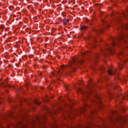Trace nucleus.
I'll return each mask as SVG.
<instances>
[{
    "instance_id": "nucleus-7",
    "label": "nucleus",
    "mask_w": 128,
    "mask_h": 128,
    "mask_svg": "<svg viewBox=\"0 0 128 128\" xmlns=\"http://www.w3.org/2000/svg\"><path fill=\"white\" fill-rule=\"evenodd\" d=\"M119 66L120 70H122V66H124V64H122V63L120 64Z\"/></svg>"
},
{
    "instance_id": "nucleus-10",
    "label": "nucleus",
    "mask_w": 128,
    "mask_h": 128,
    "mask_svg": "<svg viewBox=\"0 0 128 128\" xmlns=\"http://www.w3.org/2000/svg\"><path fill=\"white\" fill-rule=\"evenodd\" d=\"M116 43H114V42L112 44V46H116Z\"/></svg>"
},
{
    "instance_id": "nucleus-13",
    "label": "nucleus",
    "mask_w": 128,
    "mask_h": 128,
    "mask_svg": "<svg viewBox=\"0 0 128 128\" xmlns=\"http://www.w3.org/2000/svg\"><path fill=\"white\" fill-rule=\"evenodd\" d=\"M84 110V108H82V110H81V112H82V111Z\"/></svg>"
},
{
    "instance_id": "nucleus-1",
    "label": "nucleus",
    "mask_w": 128,
    "mask_h": 128,
    "mask_svg": "<svg viewBox=\"0 0 128 128\" xmlns=\"http://www.w3.org/2000/svg\"><path fill=\"white\" fill-rule=\"evenodd\" d=\"M76 62V59H73L72 60H70L69 65L61 66L60 70L58 71V72H62V71H60L61 70H64L66 68H72V66H74V64Z\"/></svg>"
},
{
    "instance_id": "nucleus-14",
    "label": "nucleus",
    "mask_w": 128,
    "mask_h": 128,
    "mask_svg": "<svg viewBox=\"0 0 128 128\" xmlns=\"http://www.w3.org/2000/svg\"><path fill=\"white\" fill-rule=\"evenodd\" d=\"M52 74H53V76H54V72H52Z\"/></svg>"
},
{
    "instance_id": "nucleus-8",
    "label": "nucleus",
    "mask_w": 128,
    "mask_h": 128,
    "mask_svg": "<svg viewBox=\"0 0 128 128\" xmlns=\"http://www.w3.org/2000/svg\"><path fill=\"white\" fill-rule=\"evenodd\" d=\"M35 104H40V102H38V101L37 100H36L35 102H34Z\"/></svg>"
},
{
    "instance_id": "nucleus-11",
    "label": "nucleus",
    "mask_w": 128,
    "mask_h": 128,
    "mask_svg": "<svg viewBox=\"0 0 128 128\" xmlns=\"http://www.w3.org/2000/svg\"><path fill=\"white\" fill-rule=\"evenodd\" d=\"M120 56H124V52H120V54H119Z\"/></svg>"
},
{
    "instance_id": "nucleus-22",
    "label": "nucleus",
    "mask_w": 128,
    "mask_h": 128,
    "mask_svg": "<svg viewBox=\"0 0 128 128\" xmlns=\"http://www.w3.org/2000/svg\"><path fill=\"white\" fill-rule=\"evenodd\" d=\"M97 98H98V96H97Z\"/></svg>"
},
{
    "instance_id": "nucleus-12",
    "label": "nucleus",
    "mask_w": 128,
    "mask_h": 128,
    "mask_svg": "<svg viewBox=\"0 0 128 128\" xmlns=\"http://www.w3.org/2000/svg\"><path fill=\"white\" fill-rule=\"evenodd\" d=\"M122 62H124V63L126 62H128V60H122Z\"/></svg>"
},
{
    "instance_id": "nucleus-17",
    "label": "nucleus",
    "mask_w": 128,
    "mask_h": 128,
    "mask_svg": "<svg viewBox=\"0 0 128 128\" xmlns=\"http://www.w3.org/2000/svg\"><path fill=\"white\" fill-rule=\"evenodd\" d=\"M68 94L66 96V98H68Z\"/></svg>"
},
{
    "instance_id": "nucleus-18",
    "label": "nucleus",
    "mask_w": 128,
    "mask_h": 128,
    "mask_svg": "<svg viewBox=\"0 0 128 128\" xmlns=\"http://www.w3.org/2000/svg\"><path fill=\"white\" fill-rule=\"evenodd\" d=\"M100 104H102V102H100Z\"/></svg>"
},
{
    "instance_id": "nucleus-15",
    "label": "nucleus",
    "mask_w": 128,
    "mask_h": 128,
    "mask_svg": "<svg viewBox=\"0 0 128 128\" xmlns=\"http://www.w3.org/2000/svg\"><path fill=\"white\" fill-rule=\"evenodd\" d=\"M122 120V118H118V120Z\"/></svg>"
},
{
    "instance_id": "nucleus-3",
    "label": "nucleus",
    "mask_w": 128,
    "mask_h": 128,
    "mask_svg": "<svg viewBox=\"0 0 128 128\" xmlns=\"http://www.w3.org/2000/svg\"><path fill=\"white\" fill-rule=\"evenodd\" d=\"M108 74L110 76L114 74V69L110 68L108 70Z\"/></svg>"
},
{
    "instance_id": "nucleus-4",
    "label": "nucleus",
    "mask_w": 128,
    "mask_h": 128,
    "mask_svg": "<svg viewBox=\"0 0 128 128\" xmlns=\"http://www.w3.org/2000/svg\"><path fill=\"white\" fill-rule=\"evenodd\" d=\"M119 40H124V42H126V38L124 36V35H121L119 38Z\"/></svg>"
},
{
    "instance_id": "nucleus-20",
    "label": "nucleus",
    "mask_w": 128,
    "mask_h": 128,
    "mask_svg": "<svg viewBox=\"0 0 128 128\" xmlns=\"http://www.w3.org/2000/svg\"><path fill=\"white\" fill-rule=\"evenodd\" d=\"M86 106H88V105H86Z\"/></svg>"
},
{
    "instance_id": "nucleus-5",
    "label": "nucleus",
    "mask_w": 128,
    "mask_h": 128,
    "mask_svg": "<svg viewBox=\"0 0 128 128\" xmlns=\"http://www.w3.org/2000/svg\"><path fill=\"white\" fill-rule=\"evenodd\" d=\"M78 92H82V88H78L77 89Z\"/></svg>"
},
{
    "instance_id": "nucleus-19",
    "label": "nucleus",
    "mask_w": 128,
    "mask_h": 128,
    "mask_svg": "<svg viewBox=\"0 0 128 128\" xmlns=\"http://www.w3.org/2000/svg\"><path fill=\"white\" fill-rule=\"evenodd\" d=\"M67 22H70V20H67Z\"/></svg>"
},
{
    "instance_id": "nucleus-16",
    "label": "nucleus",
    "mask_w": 128,
    "mask_h": 128,
    "mask_svg": "<svg viewBox=\"0 0 128 128\" xmlns=\"http://www.w3.org/2000/svg\"><path fill=\"white\" fill-rule=\"evenodd\" d=\"M8 82V79H6V82Z\"/></svg>"
},
{
    "instance_id": "nucleus-2",
    "label": "nucleus",
    "mask_w": 128,
    "mask_h": 128,
    "mask_svg": "<svg viewBox=\"0 0 128 128\" xmlns=\"http://www.w3.org/2000/svg\"><path fill=\"white\" fill-rule=\"evenodd\" d=\"M106 50V52H110V54H114V48H109L107 49Z\"/></svg>"
},
{
    "instance_id": "nucleus-21",
    "label": "nucleus",
    "mask_w": 128,
    "mask_h": 128,
    "mask_svg": "<svg viewBox=\"0 0 128 128\" xmlns=\"http://www.w3.org/2000/svg\"><path fill=\"white\" fill-rule=\"evenodd\" d=\"M80 64H82V62H80Z\"/></svg>"
},
{
    "instance_id": "nucleus-6",
    "label": "nucleus",
    "mask_w": 128,
    "mask_h": 128,
    "mask_svg": "<svg viewBox=\"0 0 128 128\" xmlns=\"http://www.w3.org/2000/svg\"><path fill=\"white\" fill-rule=\"evenodd\" d=\"M86 26H81V28H80V30H86Z\"/></svg>"
},
{
    "instance_id": "nucleus-9",
    "label": "nucleus",
    "mask_w": 128,
    "mask_h": 128,
    "mask_svg": "<svg viewBox=\"0 0 128 128\" xmlns=\"http://www.w3.org/2000/svg\"><path fill=\"white\" fill-rule=\"evenodd\" d=\"M65 88H66V90H70V86H66Z\"/></svg>"
}]
</instances>
